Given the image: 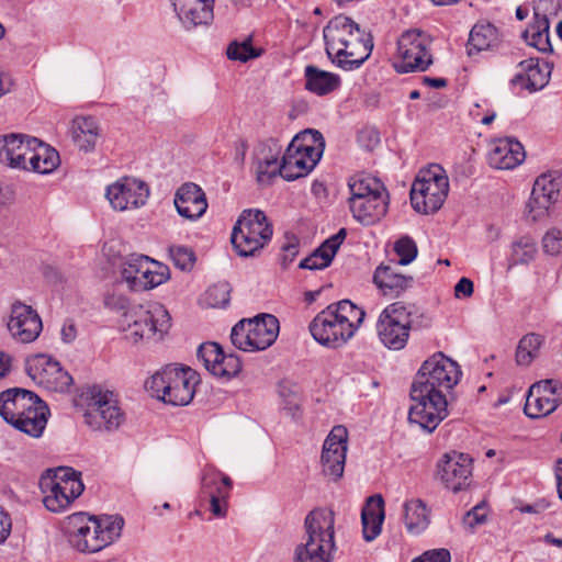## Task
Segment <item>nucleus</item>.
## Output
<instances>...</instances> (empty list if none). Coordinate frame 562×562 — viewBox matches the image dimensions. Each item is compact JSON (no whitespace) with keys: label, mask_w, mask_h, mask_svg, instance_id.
Masks as SVG:
<instances>
[{"label":"nucleus","mask_w":562,"mask_h":562,"mask_svg":"<svg viewBox=\"0 0 562 562\" xmlns=\"http://www.w3.org/2000/svg\"><path fill=\"white\" fill-rule=\"evenodd\" d=\"M323 36L329 59L346 71L358 69L373 49L371 34L344 14L328 21L323 30Z\"/></svg>","instance_id":"f257e3e1"},{"label":"nucleus","mask_w":562,"mask_h":562,"mask_svg":"<svg viewBox=\"0 0 562 562\" xmlns=\"http://www.w3.org/2000/svg\"><path fill=\"white\" fill-rule=\"evenodd\" d=\"M366 312L349 300L329 304L311 322L313 338L329 348L346 345L361 327Z\"/></svg>","instance_id":"f03ea898"},{"label":"nucleus","mask_w":562,"mask_h":562,"mask_svg":"<svg viewBox=\"0 0 562 562\" xmlns=\"http://www.w3.org/2000/svg\"><path fill=\"white\" fill-rule=\"evenodd\" d=\"M124 519L119 515L89 516L76 513L67 517L70 544L82 553H95L114 543L122 533Z\"/></svg>","instance_id":"7ed1b4c3"},{"label":"nucleus","mask_w":562,"mask_h":562,"mask_svg":"<svg viewBox=\"0 0 562 562\" xmlns=\"http://www.w3.org/2000/svg\"><path fill=\"white\" fill-rule=\"evenodd\" d=\"M348 189V205L357 222L372 225L386 214L389 193L380 179L367 173H357L349 178Z\"/></svg>","instance_id":"20e7f679"},{"label":"nucleus","mask_w":562,"mask_h":562,"mask_svg":"<svg viewBox=\"0 0 562 562\" xmlns=\"http://www.w3.org/2000/svg\"><path fill=\"white\" fill-rule=\"evenodd\" d=\"M306 541L295 549V562H331L335 546V514L315 508L304 520Z\"/></svg>","instance_id":"39448f33"},{"label":"nucleus","mask_w":562,"mask_h":562,"mask_svg":"<svg viewBox=\"0 0 562 562\" xmlns=\"http://www.w3.org/2000/svg\"><path fill=\"white\" fill-rule=\"evenodd\" d=\"M120 328L125 339L137 344L139 341H160L171 327V317L160 303L130 306L121 315Z\"/></svg>","instance_id":"423d86ee"},{"label":"nucleus","mask_w":562,"mask_h":562,"mask_svg":"<svg viewBox=\"0 0 562 562\" xmlns=\"http://www.w3.org/2000/svg\"><path fill=\"white\" fill-rule=\"evenodd\" d=\"M85 424L93 431H115L125 422L116 395L100 385L85 387L79 395Z\"/></svg>","instance_id":"0eeeda50"},{"label":"nucleus","mask_w":562,"mask_h":562,"mask_svg":"<svg viewBox=\"0 0 562 562\" xmlns=\"http://www.w3.org/2000/svg\"><path fill=\"white\" fill-rule=\"evenodd\" d=\"M199 381L193 369L169 364L149 378L145 386L154 397L165 403L186 406L192 402Z\"/></svg>","instance_id":"6e6552de"},{"label":"nucleus","mask_w":562,"mask_h":562,"mask_svg":"<svg viewBox=\"0 0 562 562\" xmlns=\"http://www.w3.org/2000/svg\"><path fill=\"white\" fill-rule=\"evenodd\" d=\"M324 149L325 140L318 131L299 133L282 157L281 177L290 181L308 175L319 161Z\"/></svg>","instance_id":"1a4fd4ad"},{"label":"nucleus","mask_w":562,"mask_h":562,"mask_svg":"<svg viewBox=\"0 0 562 562\" xmlns=\"http://www.w3.org/2000/svg\"><path fill=\"white\" fill-rule=\"evenodd\" d=\"M272 234V225L266 214L258 209H249L240 213L231 240L240 257H251L270 241Z\"/></svg>","instance_id":"9d476101"},{"label":"nucleus","mask_w":562,"mask_h":562,"mask_svg":"<svg viewBox=\"0 0 562 562\" xmlns=\"http://www.w3.org/2000/svg\"><path fill=\"white\" fill-rule=\"evenodd\" d=\"M40 487L44 494L43 504L53 513L68 508L85 490L80 473L68 467L47 470L40 480Z\"/></svg>","instance_id":"9b49d317"},{"label":"nucleus","mask_w":562,"mask_h":562,"mask_svg":"<svg viewBox=\"0 0 562 562\" xmlns=\"http://www.w3.org/2000/svg\"><path fill=\"white\" fill-rule=\"evenodd\" d=\"M418 314V307L414 303L397 301L389 304L379 315L376 334L381 344L390 350L405 348L413 324V318Z\"/></svg>","instance_id":"f8f14e48"},{"label":"nucleus","mask_w":562,"mask_h":562,"mask_svg":"<svg viewBox=\"0 0 562 562\" xmlns=\"http://www.w3.org/2000/svg\"><path fill=\"white\" fill-rule=\"evenodd\" d=\"M449 192V180L439 165L420 170L411 189V203L423 214L437 212Z\"/></svg>","instance_id":"ddd939ff"},{"label":"nucleus","mask_w":562,"mask_h":562,"mask_svg":"<svg viewBox=\"0 0 562 562\" xmlns=\"http://www.w3.org/2000/svg\"><path fill=\"white\" fill-rule=\"evenodd\" d=\"M279 321L270 314L252 319H241L232 329L233 345L247 352L265 350L270 347L279 334Z\"/></svg>","instance_id":"4468645a"},{"label":"nucleus","mask_w":562,"mask_h":562,"mask_svg":"<svg viewBox=\"0 0 562 562\" xmlns=\"http://www.w3.org/2000/svg\"><path fill=\"white\" fill-rule=\"evenodd\" d=\"M397 57L398 74L426 71L434 63L430 36L416 29L404 32L397 40Z\"/></svg>","instance_id":"2eb2a0df"},{"label":"nucleus","mask_w":562,"mask_h":562,"mask_svg":"<svg viewBox=\"0 0 562 562\" xmlns=\"http://www.w3.org/2000/svg\"><path fill=\"white\" fill-rule=\"evenodd\" d=\"M121 277L132 291L142 292L167 282L170 269L148 256L132 255L123 262Z\"/></svg>","instance_id":"dca6fc26"},{"label":"nucleus","mask_w":562,"mask_h":562,"mask_svg":"<svg viewBox=\"0 0 562 562\" xmlns=\"http://www.w3.org/2000/svg\"><path fill=\"white\" fill-rule=\"evenodd\" d=\"M413 404L408 412V420L424 431L430 434L447 417V400L443 393H431L413 384L411 390Z\"/></svg>","instance_id":"f3484780"},{"label":"nucleus","mask_w":562,"mask_h":562,"mask_svg":"<svg viewBox=\"0 0 562 562\" xmlns=\"http://www.w3.org/2000/svg\"><path fill=\"white\" fill-rule=\"evenodd\" d=\"M460 378L461 371L458 363L442 352H438L423 363L413 384H419L420 389L431 393H442L443 390H451Z\"/></svg>","instance_id":"a211bd4d"},{"label":"nucleus","mask_w":562,"mask_h":562,"mask_svg":"<svg viewBox=\"0 0 562 562\" xmlns=\"http://www.w3.org/2000/svg\"><path fill=\"white\" fill-rule=\"evenodd\" d=\"M26 371L38 385L53 392H65L72 383L71 375L58 361L47 355L30 358L26 362Z\"/></svg>","instance_id":"6ab92c4d"},{"label":"nucleus","mask_w":562,"mask_h":562,"mask_svg":"<svg viewBox=\"0 0 562 562\" xmlns=\"http://www.w3.org/2000/svg\"><path fill=\"white\" fill-rule=\"evenodd\" d=\"M149 195L145 182L132 177H123L108 186L105 198L116 211H127L143 206Z\"/></svg>","instance_id":"aec40b11"},{"label":"nucleus","mask_w":562,"mask_h":562,"mask_svg":"<svg viewBox=\"0 0 562 562\" xmlns=\"http://www.w3.org/2000/svg\"><path fill=\"white\" fill-rule=\"evenodd\" d=\"M348 431L344 426H335L324 441L321 462L324 475L336 481L344 474Z\"/></svg>","instance_id":"412c9836"},{"label":"nucleus","mask_w":562,"mask_h":562,"mask_svg":"<svg viewBox=\"0 0 562 562\" xmlns=\"http://www.w3.org/2000/svg\"><path fill=\"white\" fill-rule=\"evenodd\" d=\"M560 189L561 180L552 173H543L536 179L527 203L528 216L533 222L548 215L551 205L559 200Z\"/></svg>","instance_id":"4be33fe9"},{"label":"nucleus","mask_w":562,"mask_h":562,"mask_svg":"<svg viewBox=\"0 0 562 562\" xmlns=\"http://www.w3.org/2000/svg\"><path fill=\"white\" fill-rule=\"evenodd\" d=\"M472 460L456 451L445 453L437 463V475L445 486L457 493L469 485Z\"/></svg>","instance_id":"5701e85b"},{"label":"nucleus","mask_w":562,"mask_h":562,"mask_svg":"<svg viewBox=\"0 0 562 562\" xmlns=\"http://www.w3.org/2000/svg\"><path fill=\"white\" fill-rule=\"evenodd\" d=\"M8 329L16 341L30 344L40 336L43 323L32 306L16 302L11 306Z\"/></svg>","instance_id":"b1692460"},{"label":"nucleus","mask_w":562,"mask_h":562,"mask_svg":"<svg viewBox=\"0 0 562 562\" xmlns=\"http://www.w3.org/2000/svg\"><path fill=\"white\" fill-rule=\"evenodd\" d=\"M198 359L213 375L224 379L236 376L241 370L239 357L226 355L216 342H204L198 349Z\"/></svg>","instance_id":"393cba45"},{"label":"nucleus","mask_w":562,"mask_h":562,"mask_svg":"<svg viewBox=\"0 0 562 562\" xmlns=\"http://www.w3.org/2000/svg\"><path fill=\"white\" fill-rule=\"evenodd\" d=\"M36 137L22 133L0 135V164L10 169L27 170L29 154Z\"/></svg>","instance_id":"a878e982"},{"label":"nucleus","mask_w":562,"mask_h":562,"mask_svg":"<svg viewBox=\"0 0 562 562\" xmlns=\"http://www.w3.org/2000/svg\"><path fill=\"white\" fill-rule=\"evenodd\" d=\"M558 386L553 380L533 383L526 397L525 414L530 418H541L554 412L559 406Z\"/></svg>","instance_id":"bb28decb"},{"label":"nucleus","mask_w":562,"mask_h":562,"mask_svg":"<svg viewBox=\"0 0 562 562\" xmlns=\"http://www.w3.org/2000/svg\"><path fill=\"white\" fill-rule=\"evenodd\" d=\"M215 0H188L170 3L175 15L184 31L209 26L214 20Z\"/></svg>","instance_id":"cd10ccee"},{"label":"nucleus","mask_w":562,"mask_h":562,"mask_svg":"<svg viewBox=\"0 0 562 562\" xmlns=\"http://www.w3.org/2000/svg\"><path fill=\"white\" fill-rule=\"evenodd\" d=\"M232 490V480L222 472L206 469L202 476V494L210 498V509L215 517L227 515V498Z\"/></svg>","instance_id":"c85d7f7f"},{"label":"nucleus","mask_w":562,"mask_h":562,"mask_svg":"<svg viewBox=\"0 0 562 562\" xmlns=\"http://www.w3.org/2000/svg\"><path fill=\"white\" fill-rule=\"evenodd\" d=\"M173 204L178 214L190 221L199 220L207 210L204 191L193 182H186L177 189Z\"/></svg>","instance_id":"c756f323"},{"label":"nucleus","mask_w":562,"mask_h":562,"mask_svg":"<svg viewBox=\"0 0 562 562\" xmlns=\"http://www.w3.org/2000/svg\"><path fill=\"white\" fill-rule=\"evenodd\" d=\"M522 145L513 138H499L491 144L487 155L488 164L495 169H514L525 160Z\"/></svg>","instance_id":"7c9ffc66"},{"label":"nucleus","mask_w":562,"mask_h":562,"mask_svg":"<svg viewBox=\"0 0 562 562\" xmlns=\"http://www.w3.org/2000/svg\"><path fill=\"white\" fill-rule=\"evenodd\" d=\"M550 79L548 64H540L537 58H528L517 65V72L512 83L521 89L535 92L544 88Z\"/></svg>","instance_id":"2f4dec72"},{"label":"nucleus","mask_w":562,"mask_h":562,"mask_svg":"<svg viewBox=\"0 0 562 562\" xmlns=\"http://www.w3.org/2000/svg\"><path fill=\"white\" fill-rule=\"evenodd\" d=\"M38 398L35 393L24 389H8L0 393V415L11 425L29 407L35 405Z\"/></svg>","instance_id":"473e14b6"},{"label":"nucleus","mask_w":562,"mask_h":562,"mask_svg":"<svg viewBox=\"0 0 562 562\" xmlns=\"http://www.w3.org/2000/svg\"><path fill=\"white\" fill-rule=\"evenodd\" d=\"M49 416V408L41 398L37 403L15 419L11 426L33 438H40L46 427Z\"/></svg>","instance_id":"72a5a7b5"},{"label":"nucleus","mask_w":562,"mask_h":562,"mask_svg":"<svg viewBox=\"0 0 562 562\" xmlns=\"http://www.w3.org/2000/svg\"><path fill=\"white\" fill-rule=\"evenodd\" d=\"M346 236V228H340L337 234L326 239L312 255L303 259L299 267L310 270L327 268L333 261Z\"/></svg>","instance_id":"f704fd0d"},{"label":"nucleus","mask_w":562,"mask_h":562,"mask_svg":"<svg viewBox=\"0 0 562 562\" xmlns=\"http://www.w3.org/2000/svg\"><path fill=\"white\" fill-rule=\"evenodd\" d=\"M384 501L381 495L370 496L361 512L362 533L366 541L374 540L382 530Z\"/></svg>","instance_id":"c9c22d12"},{"label":"nucleus","mask_w":562,"mask_h":562,"mask_svg":"<svg viewBox=\"0 0 562 562\" xmlns=\"http://www.w3.org/2000/svg\"><path fill=\"white\" fill-rule=\"evenodd\" d=\"M541 1L538 0L537 5H535L533 23L525 30L522 37L529 46L539 52L547 53L551 52L552 47L549 37V19L541 12Z\"/></svg>","instance_id":"e433bc0d"},{"label":"nucleus","mask_w":562,"mask_h":562,"mask_svg":"<svg viewBox=\"0 0 562 562\" xmlns=\"http://www.w3.org/2000/svg\"><path fill=\"white\" fill-rule=\"evenodd\" d=\"M412 277L400 274L384 265H380L373 274V282L383 295L398 296L412 285Z\"/></svg>","instance_id":"4c0bfd02"},{"label":"nucleus","mask_w":562,"mask_h":562,"mask_svg":"<svg viewBox=\"0 0 562 562\" xmlns=\"http://www.w3.org/2000/svg\"><path fill=\"white\" fill-rule=\"evenodd\" d=\"M27 170L47 175L60 165V157L56 149L36 138V145L32 146L27 159Z\"/></svg>","instance_id":"58836bf2"},{"label":"nucleus","mask_w":562,"mask_h":562,"mask_svg":"<svg viewBox=\"0 0 562 562\" xmlns=\"http://www.w3.org/2000/svg\"><path fill=\"white\" fill-rule=\"evenodd\" d=\"M100 136L98 123L92 117H76L71 123V137L75 145L83 151H92Z\"/></svg>","instance_id":"ea45409f"},{"label":"nucleus","mask_w":562,"mask_h":562,"mask_svg":"<svg viewBox=\"0 0 562 562\" xmlns=\"http://www.w3.org/2000/svg\"><path fill=\"white\" fill-rule=\"evenodd\" d=\"M501 40L497 29L491 23L475 24L467 44L468 55L472 56L483 50L493 49L498 46Z\"/></svg>","instance_id":"a19ab883"},{"label":"nucleus","mask_w":562,"mask_h":562,"mask_svg":"<svg viewBox=\"0 0 562 562\" xmlns=\"http://www.w3.org/2000/svg\"><path fill=\"white\" fill-rule=\"evenodd\" d=\"M306 90L317 94H328L340 86V77L336 74L322 70L313 65H308L304 70Z\"/></svg>","instance_id":"79ce46f5"},{"label":"nucleus","mask_w":562,"mask_h":562,"mask_svg":"<svg viewBox=\"0 0 562 562\" xmlns=\"http://www.w3.org/2000/svg\"><path fill=\"white\" fill-rule=\"evenodd\" d=\"M403 509L404 524L409 533L419 535L427 529L430 524L429 510L422 499L406 501Z\"/></svg>","instance_id":"37998d69"},{"label":"nucleus","mask_w":562,"mask_h":562,"mask_svg":"<svg viewBox=\"0 0 562 562\" xmlns=\"http://www.w3.org/2000/svg\"><path fill=\"white\" fill-rule=\"evenodd\" d=\"M538 254V244L530 235L516 238L510 245V252L507 257L508 268L529 265Z\"/></svg>","instance_id":"c03bdc74"},{"label":"nucleus","mask_w":562,"mask_h":562,"mask_svg":"<svg viewBox=\"0 0 562 562\" xmlns=\"http://www.w3.org/2000/svg\"><path fill=\"white\" fill-rule=\"evenodd\" d=\"M543 344V337L539 334H528L524 336L516 350V362L519 366H529L538 356L540 347Z\"/></svg>","instance_id":"a18cd8bd"},{"label":"nucleus","mask_w":562,"mask_h":562,"mask_svg":"<svg viewBox=\"0 0 562 562\" xmlns=\"http://www.w3.org/2000/svg\"><path fill=\"white\" fill-rule=\"evenodd\" d=\"M282 164L280 165L277 156L258 159L256 165L257 180L261 184H269L278 175L281 176Z\"/></svg>","instance_id":"49530a36"},{"label":"nucleus","mask_w":562,"mask_h":562,"mask_svg":"<svg viewBox=\"0 0 562 562\" xmlns=\"http://www.w3.org/2000/svg\"><path fill=\"white\" fill-rule=\"evenodd\" d=\"M231 300V288L226 282L211 285L205 294L204 302L210 307H225Z\"/></svg>","instance_id":"de8ad7c7"},{"label":"nucleus","mask_w":562,"mask_h":562,"mask_svg":"<svg viewBox=\"0 0 562 562\" xmlns=\"http://www.w3.org/2000/svg\"><path fill=\"white\" fill-rule=\"evenodd\" d=\"M226 55L231 60L246 63L249 59L259 57L260 53L252 47L251 41L248 38L241 43L236 41L232 42L226 49Z\"/></svg>","instance_id":"09e8293b"},{"label":"nucleus","mask_w":562,"mask_h":562,"mask_svg":"<svg viewBox=\"0 0 562 562\" xmlns=\"http://www.w3.org/2000/svg\"><path fill=\"white\" fill-rule=\"evenodd\" d=\"M394 250L398 256V265L406 266L411 263L417 256L416 243L409 237L400 238L395 245Z\"/></svg>","instance_id":"8fccbe9b"},{"label":"nucleus","mask_w":562,"mask_h":562,"mask_svg":"<svg viewBox=\"0 0 562 562\" xmlns=\"http://www.w3.org/2000/svg\"><path fill=\"white\" fill-rule=\"evenodd\" d=\"M169 255L177 268L186 271L193 267L195 257L194 252L190 248L183 246H172L169 248Z\"/></svg>","instance_id":"3c124183"},{"label":"nucleus","mask_w":562,"mask_h":562,"mask_svg":"<svg viewBox=\"0 0 562 562\" xmlns=\"http://www.w3.org/2000/svg\"><path fill=\"white\" fill-rule=\"evenodd\" d=\"M542 247L546 254L558 256L562 254V231L552 228L542 237Z\"/></svg>","instance_id":"603ef678"},{"label":"nucleus","mask_w":562,"mask_h":562,"mask_svg":"<svg viewBox=\"0 0 562 562\" xmlns=\"http://www.w3.org/2000/svg\"><path fill=\"white\" fill-rule=\"evenodd\" d=\"M486 518V508L484 505H476L469 510L463 517V525L470 529H474L477 525H482Z\"/></svg>","instance_id":"864d4df0"},{"label":"nucleus","mask_w":562,"mask_h":562,"mask_svg":"<svg viewBox=\"0 0 562 562\" xmlns=\"http://www.w3.org/2000/svg\"><path fill=\"white\" fill-rule=\"evenodd\" d=\"M451 554L447 549H432L415 558L412 562H450Z\"/></svg>","instance_id":"5fc2aeb1"},{"label":"nucleus","mask_w":562,"mask_h":562,"mask_svg":"<svg viewBox=\"0 0 562 562\" xmlns=\"http://www.w3.org/2000/svg\"><path fill=\"white\" fill-rule=\"evenodd\" d=\"M473 282L468 278H461L454 285V296L457 299L470 297L473 294Z\"/></svg>","instance_id":"6e6d98bb"},{"label":"nucleus","mask_w":562,"mask_h":562,"mask_svg":"<svg viewBox=\"0 0 562 562\" xmlns=\"http://www.w3.org/2000/svg\"><path fill=\"white\" fill-rule=\"evenodd\" d=\"M60 338L65 344H71L77 338V327L71 319H66L60 328Z\"/></svg>","instance_id":"4d7b16f0"},{"label":"nucleus","mask_w":562,"mask_h":562,"mask_svg":"<svg viewBox=\"0 0 562 562\" xmlns=\"http://www.w3.org/2000/svg\"><path fill=\"white\" fill-rule=\"evenodd\" d=\"M12 528V521L8 513L0 506V543L9 537Z\"/></svg>","instance_id":"13d9d810"},{"label":"nucleus","mask_w":562,"mask_h":562,"mask_svg":"<svg viewBox=\"0 0 562 562\" xmlns=\"http://www.w3.org/2000/svg\"><path fill=\"white\" fill-rule=\"evenodd\" d=\"M13 87V79L12 77L0 70V97L11 91Z\"/></svg>","instance_id":"bf43d9fd"},{"label":"nucleus","mask_w":562,"mask_h":562,"mask_svg":"<svg viewBox=\"0 0 562 562\" xmlns=\"http://www.w3.org/2000/svg\"><path fill=\"white\" fill-rule=\"evenodd\" d=\"M11 357L0 351V380L8 374L11 369Z\"/></svg>","instance_id":"052dcab7"},{"label":"nucleus","mask_w":562,"mask_h":562,"mask_svg":"<svg viewBox=\"0 0 562 562\" xmlns=\"http://www.w3.org/2000/svg\"><path fill=\"white\" fill-rule=\"evenodd\" d=\"M423 81L425 85L436 89L445 88L447 86V80L445 78L424 77Z\"/></svg>","instance_id":"680f3d73"},{"label":"nucleus","mask_w":562,"mask_h":562,"mask_svg":"<svg viewBox=\"0 0 562 562\" xmlns=\"http://www.w3.org/2000/svg\"><path fill=\"white\" fill-rule=\"evenodd\" d=\"M555 476L558 481L559 497L562 499V460H560L557 464Z\"/></svg>","instance_id":"e2e57ef3"},{"label":"nucleus","mask_w":562,"mask_h":562,"mask_svg":"<svg viewBox=\"0 0 562 562\" xmlns=\"http://www.w3.org/2000/svg\"><path fill=\"white\" fill-rule=\"evenodd\" d=\"M543 541L548 544H551V546H555V547H559V548H562V539L561 538H557L554 537L552 533H547L544 537H543Z\"/></svg>","instance_id":"0e129e2a"},{"label":"nucleus","mask_w":562,"mask_h":562,"mask_svg":"<svg viewBox=\"0 0 562 562\" xmlns=\"http://www.w3.org/2000/svg\"><path fill=\"white\" fill-rule=\"evenodd\" d=\"M283 250L293 258L297 254V246L294 243H290L283 246Z\"/></svg>","instance_id":"69168bd1"},{"label":"nucleus","mask_w":562,"mask_h":562,"mask_svg":"<svg viewBox=\"0 0 562 562\" xmlns=\"http://www.w3.org/2000/svg\"><path fill=\"white\" fill-rule=\"evenodd\" d=\"M233 5L238 8H248L251 5L252 0H229Z\"/></svg>","instance_id":"338daca9"},{"label":"nucleus","mask_w":562,"mask_h":562,"mask_svg":"<svg viewBox=\"0 0 562 562\" xmlns=\"http://www.w3.org/2000/svg\"><path fill=\"white\" fill-rule=\"evenodd\" d=\"M496 116V113L495 112H492L491 114L488 115H485L482 120H481V123L484 124V125H488L491 124L494 119Z\"/></svg>","instance_id":"774afa93"}]
</instances>
